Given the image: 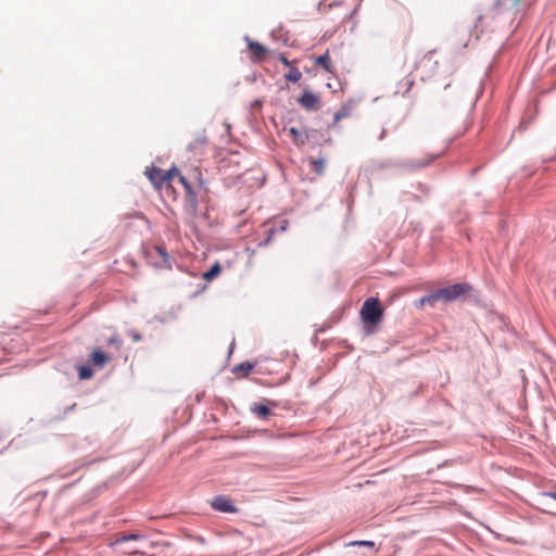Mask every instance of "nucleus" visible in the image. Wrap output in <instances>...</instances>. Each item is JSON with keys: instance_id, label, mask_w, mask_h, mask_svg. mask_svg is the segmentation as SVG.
Here are the masks:
<instances>
[{"instance_id": "nucleus-1", "label": "nucleus", "mask_w": 556, "mask_h": 556, "mask_svg": "<svg viewBox=\"0 0 556 556\" xmlns=\"http://www.w3.org/2000/svg\"><path fill=\"white\" fill-rule=\"evenodd\" d=\"M520 2L516 0H494L493 4L477 16L476 26L491 30L509 29L520 13Z\"/></svg>"}, {"instance_id": "nucleus-2", "label": "nucleus", "mask_w": 556, "mask_h": 556, "mask_svg": "<svg viewBox=\"0 0 556 556\" xmlns=\"http://www.w3.org/2000/svg\"><path fill=\"white\" fill-rule=\"evenodd\" d=\"M193 180L180 176L179 182L184 188V210L191 216H195L199 208V201L207 194L208 190L202 179V174L195 169L192 174Z\"/></svg>"}, {"instance_id": "nucleus-3", "label": "nucleus", "mask_w": 556, "mask_h": 556, "mask_svg": "<svg viewBox=\"0 0 556 556\" xmlns=\"http://www.w3.org/2000/svg\"><path fill=\"white\" fill-rule=\"evenodd\" d=\"M472 290L468 282H456L447 287L439 288L421 296L416 303V307H434L440 301L448 303L460 299Z\"/></svg>"}, {"instance_id": "nucleus-4", "label": "nucleus", "mask_w": 556, "mask_h": 556, "mask_svg": "<svg viewBox=\"0 0 556 556\" xmlns=\"http://www.w3.org/2000/svg\"><path fill=\"white\" fill-rule=\"evenodd\" d=\"M383 314L384 308L377 296H370L364 301L359 316L366 334L375 332V328L382 321Z\"/></svg>"}, {"instance_id": "nucleus-5", "label": "nucleus", "mask_w": 556, "mask_h": 556, "mask_svg": "<svg viewBox=\"0 0 556 556\" xmlns=\"http://www.w3.org/2000/svg\"><path fill=\"white\" fill-rule=\"evenodd\" d=\"M289 227V220L282 217H277L270 220H267L264 224L265 228V237L257 243L258 248H263L268 245L277 235L285 232Z\"/></svg>"}, {"instance_id": "nucleus-6", "label": "nucleus", "mask_w": 556, "mask_h": 556, "mask_svg": "<svg viewBox=\"0 0 556 556\" xmlns=\"http://www.w3.org/2000/svg\"><path fill=\"white\" fill-rule=\"evenodd\" d=\"M149 263L156 268L170 269L174 258L164 245H153L147 251Z\"/></svg>"}, {"instance_id": "nucleus-7", "label": "nucleus", "mask_w": 556, "mask_h": 556, "mask_svg": "<svg viewBox=\"0 0 556 556\" xmlns=\"http://www.w3.org/2000/svg\"><path fill=\"white\" fill-rule=\"evenodd\" d=\"M437 157H438V154H429L420 160L410 159V160L394 161V162H390L389 165L397 167V168H402L405 170H416V169H421V168L429 166Z\"/></svg>"}, {"instance_id": "nucleus-8", "label": "nucleus", "mask_w": 556, "mask_h": 556, "mask_svg": "<svg viewBox=\"0 0 556 556\" xmlns=\"http://www.w3.org/2000/svg\"><path fill=\"white\" fill-rule=\"evenodd\" d=\"M244 40L247 42L249 58L253 63H262L267 59L269 50L260 43L258 41L252 40L248 35H245Z\"/></svg>"}, {"instance_id": "nucleus-9", "label": "nucleus", "mask_w": 556, "mask_h": 556, "mask_svg": "<svg viewBox=\"0 0 556 556\" xmlns=\"http://www.w3.org/2000/svg\"><path fill=\"white\" fill-rule=\"evenodd\" d=\"M211 507L216 511L226 514H237L239 511V508L226 495H216L211 501Z\"/></svg>"}, {"instance_id": "nucleus-10", "label": "nucleus", "mask_w": 556, "mask_h": 556, "mask_svg": "<svg viewBox=\"0 0 556 556\" xmlns=\"http://www.w3.org/2000/svg\"><path fill=\"white\" fill-rule=\"evenodd\" d=\"M298 103L306 111H317L321 106V100L316 93L305 90L298 98Z\"/></svg>"}, {"instance_id": "nucleus-11", "label": "nucleus", "mask_w": 556, "mask_h": 556, "mask_svg": "<svg viewBox=\"0 0 556 556\" xmlns=\"http://www.w3.org/2000/svg\"><path fill=\"white\" fill-rule=\"evenodd\" d=\"M305 134L307 136V142L313 147L321 146L323 142H330L331 138L327 131H321L314 128L305 129Z\"/></svg>"}, {"instance_id": "nucleus-12", "label": "nucleus", "mask_w": 556, "mask_h": 556, "mask_svg": "<svg viewBox=\"0 0 556 556\" xmlns=\"http://www.w3.org/2000/svg\"><path fill=\"white\" fill-rule=\"evenodd\" d=\"M111 356L100 349H94L89 355V363L94 367L103 368L110 361Z\"/></svg>"}, {"instance_id": "nucleus-13", "label": "nucleus", "mask_w": 556, "mask_h": 556, "mask_svg": "<svg viewBox=\"0 0 556 556\" xmlns=\"http://www.w3.org/2000/svg\"><path fill=\"white\" fill-rule=\"evenodd\" d=\"M162 173L163 169L155 166L148 167L144 172L151 184L156 188H160L164 184Z\"/></svg>"}, {"instance_id": "nucleus-14", "label": "nucleus", "mask_w": 556, "mask_h": 556, "mask_svg": "<svg viewBox=\"0 0 556 556\" xmlns=\"http://www.w3.org/2000/svg\"><path fill=\"white\" fill-rule=\"evenodd\" d=\"M314 62H315V64L320 66L325 72L332 74V75L336 73V68H334V66L330 60V56H329V50H326L325 53L316 56L314 59Z\"/></svg>"}, {"instance_id": "nucleus-15", "label": "nucleus", "mask_w": 556, "mask_h": 556, "mask_svg": "<svg viewBox=\"0 0 556 556\" xmlns=\"http://www.w3.org/2000/svg\"><path fill=\"white\" fill-rule=\"evenodd\" d=\"M289 135L291 136L293 143L299 148L307 143V136L305 134V130L302 131L296 127H291L289 129Z\"/></svg>"}, {"instance_id": "nucleus-16", "label": "nucleus", "mask_w": 556, "mask_h": 556, "mask_svg": "<svg viewBox=\"0 0 556 556\" xmlns=\"http://www.w3.org/2000/svg\"><path fill=\"white\" fill-rule=\"evenodd\" d=\"M253 414H255L260 419L266 420L271 415V410L268 405L264 403H254L251 407Z\"/></svg>"}, {"instance_id": "nucleus-17", "label": "nucleus", "mask_w": 556, "mask_h": 556, "mask_svg": "<svg viewBox=\"0 0 556 556\" xmlns=\"http://www.w3.org/2000/svg\"><path fill=\"white\" fill-rule=\"evenodd\" d=\"M207 143L205 131L197 135L194 140L188 144V150L197 154L199 149H202Z\"/></svg>"}, {"instance_id": "nucleus-18", "label": "nucleus", "mask_w": 556, "mask_h": 556, "mask_svg": "<svg viewBox=\"0 0 556 556\" xmlns=\"http://www.w3.org/2000/svg\"><path fill=\"white\" fill-rule=\"evenodd\" d=\"M435 50L428 51L420 60L419 64L424 67H429V72L434 73L438 67V61L433 60Z\"/></svg>"}, {"instance_id": "nucleus-19", "label": "nucleus", "mask_w": 556, "mask_h": 556, "mask_svg": "<svg viewBox=\"0 0 556 556\" xmlns=\"http://www.w3.org/2000/svg\"><path fill=\"white\" fill-rule=\"evenodd\" d=\"M352 110L353 104L351 102L342 104L341 108L334 113L332 126H334L340 119L350 116Z\"/></svg>"}, {"instance_id": "nucleus-20", "label": "nucleus", "mask_w": 556, "mask_h": 556, "mask_svg": "<svg viewBox=\"0 0 556 556\" xmlns=\"http://www.w3.org/2000/svg\"><path fill=\"white\" fill-rule=\"evenodd\" d=\"M139 540H146V536L139 533H129V534H121L118 535L113 542L112 546L126 543L128 541H139Z\"/></svg>"}, {"instance_id": "nucleus-21", "label": "nucleus", "mask_w": 556, "mask_h": 556, "mask_svg": "<svg viewBox=\"0 0 556 556\" xmlns=\"http://www.w3.org/2000/svg\"><path fill=\"white\" fill-rule=\"evenodd\" d=\"M255 367V363H251L249 361L242 362L236 366L232 367L231 372L232 374H240L242 372L244 377H247Z\"/></svg>"}, {"instance_id": "nucleus-22", "label": "nucleus", "mask_w": 556, "mask_h": 556, "mask_svg": "<svg viewBox=\"0 0 556 556\" xmlns=\"http://www.w3.org/2000/svg\"><path fill=\"white\" fill-rule=\"evenodd\" d=\"M220 273H222V265L219 264V262H215L208 268V270L203 273L202 277H203V279L211 281V280L215 279L216 277H218L220 275Z\"/></svg>"}, {"instance_id": "nucleus-23", "label": "nucleus", "mask_w": 556, "mask_h": 556, "mask_svg": "<svg viewBox=\"0 0 556 556\" xmlns=\"http://www.w3.org/2000/svg\"><path fill=\"white\" fill-rule=\"evenodd\" d=\"M311 170L316 175L321 176L325 172V160L323 157L314 159L309 157Z\"/></svg>"}, {"instance_id": "nucleus-24", "label": "nucleus", "mask_w": 556, "mask_h": 556, "mask_svg": "<svg viewBox=\"0 0 556 556\" xmlns=\"http://www.w3.org/2000/svg\"><path fill=\"white\" fill-rule=\"evenodd\" d=\"M344 547H365L369 551L375 549V542L370 540L351 541L344 543Z\"/></svg>"}, {"instance_id": "nucleus-25", "label": "nucleus", "mask_w": 556, "mask_h": 556, "mask_svg": "<svg viewBox=\"0 0 556 556\" xmlns=\"http://www.w3.org/2000/svg\"><path fill=\"white\" fill-rule=\"evenodd\" d=\"M78 378L80 380H88V379H91L93 377V369L91 366L89 365H79L78 367Z\"/></svg>"}, {"instance_id": "nucleus-26", "label": "nucleus", "mask_w": 556, "mask_h": 556, "mask_svg": "<svg viewBox=\"0 0 556 556\" xmlns=\"http://www.w3.org/2000/svg\"><path fill=\"white\" fill-rule=\"evenodd\" d=\"M301 77L302 73L298 67L294 66H290L289 72L285 74V79L292 84H296L301 79Z\"/></svg>"}, {"instance_id": "nucleus-27", "label": "nucleus", "mask_w": 556, "mask_h": 556, "mask_svg": "<svg viewBox=\"0 0 556 556\" xmlns=\"http://www.w3.org/2000/svg\"><path fill=\"white\" fill-rule=\"evenodd\" d=\"M162 176L164 178V184H165V182L174 179V177H177L179 179L180 176H184V175L180 173V170L176 166H173L168 170H163Z\"/></svg>"}, {"instance_id": "nucleus-28", "label": "nucleus", "mask_w": 556, "mask_h": 556, "mask_svg": "<svg viewBox=\"0 0 556 556\" xmlns=\"http://www.w3.org/2000/svg\"><path fill=\"white\" fill-rule=\"evenodd\" d=\"M105 344L108 346L113 345L116 351H119L122 349V346H123V340L119 337V334L114 333L113 336H111L110 338H108L105 340Z\"/></svg>"}, {"instance_id": "nucleus-29", "label": "nucleus", "mask_w": 556, "mask_h": 556, "mask_svg": "<svg viewBox=\"0 0 556 556\" xmlns=\"http://www.w3.org/2000/svg\"><path fill=\"white\" fill-rule=\"evenodd\" d=\"M399 86L404 88L403 96H406L414 86V79L410 76H406L402 81H400Z\"/></svg>"}, {"instance_id": "nucleus-30", "label": "nucleus", "mask_w": 556, "mask_h": 556, "mask_svg": "<svg viewBox=\"0 0 556 556\" xmlns=\"http://www.w3.org/2000/svg\"><path fill=\"white\" fill-rule=\"evenodd\" d=\"M416 189L418 191H420L426 197H428L430 194V187L425 184L418 182L416 186Z\"/></svg>"}, {"instance_id": "nucleus-31", "label": "nucleus", "mask_w": 556, "mask_h": 556, "mask_svg": "<svg viewBox=\"0 0 556 556\" xmlns=\"http://www.w3.org/2000/svg\"><path fill=\"white\" fill-rule=\"evenodd\" d=\"M128 336L135 341V342H139L142 340V336L137 332L136 330H130L128 332Z\"/></svg>"}, {"instance_id": "nucleus-32", "label": "nucleus", "mask_w": 556, "mask_h": 556, "mask_svg": "<svg viewBox=\"0 0 556 556\" xmlns=\"http://www.w3.org/2000/svg\"><path fill=\"white\" fill-rule=\"evenodd\" d=\"M278 60L287 67H290L292 66L291 65V62L289 61V59L286 56V54L283 53H279L278 54Z\"/></svg>"}, {"instance_id": "nucleus-33", "label": "nucleus", "mask_w": 556, "mask_h": 556, "mask_svg": "<svg viewBox=\"0 0 556 556\" xmlns=\"http://www.w3.org/2000/svg\"><path fill=\"white\" fill-rule=\"evenodd\" d=\"M541 496L542 497H549V498L556 500V492H554V491H544V492L541 493Z\"/></svg>"}, {"instance_id": "nucleus-34", "label": "nucleus", "mask_w": 556, "mask_h": 556, "mask_svg": "<svg viewBox=\"0 0 556 556\" xmlns=\"http://www.w3.org/2000/svg\"><path fill=\"white\" fill-rule=\"evenodd\" d=\"M127 554H129V555H143L144 553L140 552L139 549H131V551L127 552Z\"/></svg>"}, {"instance_id": "nucleus-35", "label": "nucleus", "mask_w": 556, "mask_h": 556, "mask_svg": "<svg viewBox=\"0 0 556 556\" xmlns=\"http://www.w3.org/2000/svg\"><path fill=\"white\" fill-rule=\"evenodd\" d=\"M386 135H387V130H386V128H382V130H381V132H380V135H379L378 139H379V140H383V139H384V137H386Z\"/></svg>"}, {"instance_id": "nucleus-36", "label": "nucleus", "mask_w": 556, "mask_h": 556, "mask_svg": "<svg viewBox=\"0 0 556 556\" xmlns=\"http://www.w3.org/2000/svg\"><path fill=\"white\" fill-rule=\"evenodd\" d=\"M413 199H414V201H416V202H421V201H422L421 197H420V195H417V194H414V195H413Z\"/></svg>"}, {"instance_id": "nucleus-37", "label": "nucleus", "mask_w": 556, "mask_h": 556, "mask_svg": "<svg viewBox=\"0 0 556 556\" xmlns=\"http://www.w3.org/2000/svg\"><path fill=\"white\" fill-rule=\"evenodd\" d=\"M233 348H235V340H232V342L229 345V353L232 352Z\"/></svg>"}, {"instance_id": "nucleus-38", "label": "nucleus", "mask_w": 556, "mask_h": 556, "mask_svg": "<svg viewBox=\"0 0 556 556\" xmlns=\"http://www.w3.org/2000/svg\"><path fill=\"white\" fill-rule=\"evenodd\" d=\"M519 129L520 130H525L526 129V126H523L522 124L519 125Z\"/></svg>"}]
</instances>
